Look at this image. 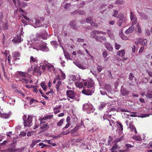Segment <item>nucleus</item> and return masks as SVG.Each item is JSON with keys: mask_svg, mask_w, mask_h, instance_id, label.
<instances>
[{"mask_svg": "<svg viewBox=\"0 0 152 152\" xmlns=\"http://www.w3.org/2000/svg\"><path fill=\"white\" fill-rule=\"evenodd\" d=\"M47 35L46 34H37L35 38L33 40V41L36 42L32 44H31V47L33 48L32 46L36 47L37 46H40L41 41V39H47Z\"/></svg>", "mask_w": 152, "mask_h": 152, "instance_id": "1", "label": "nucleus"}, {"mask_svg": "<svg viewBox=\"0 0 152 152\" xmlns=\"http://www.w3.org/2000/svg\"><path fill=\"white\" fill-rule=\"evenodd\" d=\"M77 87L81 90L80 92L83 94L86 95H90L94 91V88H92V90L84 89L83 83L81 82H77Z\"/></svg>", "mask_w": 152, "mask_h": 152, "instance_id": "2", "label": "nucleus"}, {"mask_svg": "<svg viewBox=\"0 0 152 152\" xmlns=\"http://www.w3.org/2000/svg\"><path fill=\"white\" fill-rule=\"evenodd\" d=\"M110 125L111 126L113 129L114 127H117V132H118L119 135L121 134L123 132V126L122 124L120 122H117L113 120H111L110 121Z\"/></svg>", "mask_w": 152, "mask_h": 152, "instance_id": "3", "label": "nucleus"}, {"mask_svg": "<svg viewBox=\"0 0 152 152\" xmlns=\"http://www.w3.org/2000/svg\"><path fill=\"white\" fill-rule=\"evenodd\" d=\"M40 66L41 67L42 69L44 71L46 70V67L47 68L49 72L54 71L55 70L54 65L52 64L48 63L46 60H44L43 62L40 63Z\"/></svg>", "mask_w": 152, "mask_h": 152, "instance_id": "4", "label": "nucleus"}, {"mask_svg": "<svg viewBox=\"0 0 152 152\" xmlns=\"http://www.w3.org/2000/svg\"><path fill=\"white\" fill-rule=\"evenodd\" d=\"M83 109L88 113H93L94 110L93 106L90 103L84 104L83 106Z\"/></svg>", "mask_w": 152, "mask_h": 152, "instance_id": "5", "label": "nucleus"}, {"mask_svg": "<svg viewBox=\"0 0 152 152\" xmlns=\"http://www.w3.org/2000/svg\"><path fill=\"white\" fill-rule=\"evenodd\" d=\"M33 117V116L31 115H28L27 118L26 115L23 116V118L24 121V126L29 127L31 125Z\"/></svg>", "mask_w": 152, "mask_h": 152, "instance_id": "6", "label": "nucleus"}, {"mask_svg": "<svg viewBox=\"0 0 152 152\" xmlns=\"http://www.w3.org/2000/svg\"><path fill=\"white\" fill-rule=\"evenodd\" d=\"M34 49H35L37 50H41L43 51H48V48L46 46V44L44 42H41L40 46H37L36 47L32 46Z\"/></svg>", "mask_w": 152, "mask_h": 152, "instance_id": "7", "label": "nucleus"}, {"mask_svg": "<svg viewBox=\"0 0 152 152\" xmlns=\"http://www.w3.org/2000/svg\"><path fill=\"white\" fill-rule=\"evenodd\" d=\"M9 2L11 4L12 2L14 4L15 7H17L18 5L19 6L23 8H25L27 6V4L24 2H22L20 3L19 2V0H8Z\"/></svg>", "mask_w": 152, "mask_h": 152, "instance_id": "8", "label": "nucleus"}, {"mask_svg": "<svg viewBox=\"0 0 152 152\" xmlns=\"http://www.w3.org/2000/svg\"><path fill=\"white\" fill-rule=\"evenodd\" d=\"M84 86L88 88H94V83L91 79L86 80L84 83Z\"/></svg>", "mask_w": 152, "mask_h": 152, "instance_id": "9", "label": "nucleus"}, {"mask_svg": "<svg viewBox=\"0 0 152 152\" xmlns=\"http://www.w3.org/2000/svg\"><path fill=\"white\" fill-rule=\"evenodd\" d=\"M30 24L35 28L39 27L41 25L40 20L37 18H35L34 20H32V21Z\"/></svg>", "mask_w": 152, "mask_h": 152, "instance_id": "10", "label": "nucleus"}, {"mask_svg": "<svg viewBox=\"0 0 152 152\" xmlns=\"http://www.w3.org/2000/svg\"><path fill=\"white\" fill-rule=\"evenodd\" d=\"M127 125L128 126V124L129 125V128L130 129L131 132H133L134 131V132L136 134L137 133V132L135 128L133 126V122L132 121H130L129 123V122L128 121H126L125 122Z\"/></svg>", "mask_w": 152, "mask_h": 152, "instance_id": "11", "label": "nucleus"}, {"mask_svg": "<svg viewBox=\"0 0 152 152\" xmlns=\"http://www.w3.org/2000/svg\"><path fill=\"white\" fill-rule=\"evenodd\" d=\"M130 19L132 21V26H133L137 22V18L136 16L134 15V13L132 12H130Z\"/></svg>", "mask_w": 152, "mask_h": 152, "instance_id": "12", "label": "nucleus"}, {"mask_svg": "<svg viewBox=\"0 0 152 152\" xmlns=\"http://www.w3.org/2000/svg\"><path fill=\"white\" fill-rule=\"evenodd\" d=\"M12 55L15 61H16L17 59L19 60L20 56V53L17 51L13 52L12 53Z\"/></svg>", "mask_w": 152, "mask_h": 152, "instance_id": "13", "label": "nucleus"}, {"mask_svg": "<svg viewBox=\"0 0 152 152\" xmlns=\"http://www.w3.org/2000/svg\"><path fill=\"white\" fill-rule=\"evenodd\" d=\"M66 94L68 97H69L72 99H74L75 98L74 94L72 90L67 91Z\"/></svg>", "mask_w": 152, "mask_h": 152, "instance_id": "14", "label": "nucleus"}, {"mask_svg": "<svg viewBox=\"0 0 152 152\" xmlns=\"http://www.w3.org/2000/svg\"><path fill=\"white\" fill-rule=\"evenodd\" d=\"M120 91L122 95L124 96H127L129 93V91L124 88L123 86H121Z\"/></svg>", "mask_w": 152, "mask_h": 152, "instance_id": "15", "label": "nucleus"}, {"mask_svg": "<svg viewBox=\"0 0 152 152\" xmlns=\"http://www.w3.org/2000/svg\"><path fill=\"white\" fill-rule=\"evenodd\" d=\"M22 37L20 35H17V36L15 37L12 40V41L15 43H19L22 41L23 39H22Z\"/></svg>", "mask_w": 152, "mask_h": 152, "instance_id": "16", "label": "nucleus"}, {"mask_svg": "<svg viewBox=\"0 0 152 152\" xmlns=\"http://www.w3.org/2000/svg\"><path fill=\"white\" fill-rule=\"evenodd\" d=\"M2 28L4 30H7L8 28V25L7 22H3L1 20L0 21V29Z\"/></svg>", "mask_w": 152, "mask_h": 152, "instance_id": "17", "label": "nucleus"}, {"mask_svg": "<svg viewBox=\"0 0 152 152\" xmlns=\"http://www.w3.org/2000/svg\"><path fill=\"white\" fill-rule=\"evenodd\" d=\"M42 121V120L40 122V128L43 130H45L48 128V125L47 123H45V122H43Z\"/></svg>", "mask_w": 152, "mask_h": 152, "instance_id": "18", "label": "nucleus"}, {"mask_svg": "<svg viewBox=\"0 0 152 152\" xmlns=\"http://www.w3.org/2000/svg\"><path fill=\"white\" fill-rule=\"evenodd\" d=\"M119 20L118 21V25L119 26H121L122 24V23H124L126 20V19L123 16H122L119 17Z\"/></svg>", "mask_w": 152, "mask_h": 152, "instance_id": "19", "label": "nucleus"}, {"mask_svg": "<svg viewBox=\"0 0 152 152\" xmlns=\"http://www.w3.org/2000/svg\"><path fill=\"white\" fill-rule=\"evenodd\" d=\"M91 18H89L86 19V21L88 23H89L92 26L95 27L98 26V24L97 23H94L93 21H92Z\"/></svg>", "mask_w": 152, "mask_h": 152, "instance_id": "20", "label": "nucleus"}, {"mask_svg": "<svg viewBox=\"0 0 152 152\" xmlns=\"http://www.w3.org/2000/svg\"><path fill=\"white\" fill-rule=\"evenodd\" d=\"M134 30V26H132L128 29L126 30L125 33L126 34H129L132 33Z\"/></svg>", "mask_w": 152, "mask_h": 152, "instance_id": "21", "label": "nucleus"}, {"mask_svg": "<svg viewBox=\"0 0 152 152\" xmlns=\"http://www.w3.org/2000/svg\"><path fill=\"white\" fill-rule=\"evenodd\" d=\"M105 48L109 51H112L113 50V47H112L111 45L107 42H105Z\"/></svg>", "mask_w": 152, "mask_h": 152, "instance_id": "22", "label": "nucleus"}, {"mask_svg": "<svg viewBox=\"0 0 152 152\" xmlns=\"http://www.w3.org/2000/svg\"><path fill=\"white\" fill-rule=\"evenodd\" d=\"M117 54L118 56L123 58L125 56V50L124 49L118 51L117 53Z\"/></svg>", "mask_w": 152, "mask_h": 152, "instance_id": "23", "label": "nucleus"}, {"mask_svg": "<svg viewBox=\"0 0 152 152\" xmlns=\"http://www.w3.org/2000/svg\"><path fill=\"white\" fill-rule=\"evenodd\" d=\"M75 5V4L73 3V2H72L71 4L69 3H66L64 5V8L66 10H68L69 7L71 6H74Z\"/></svg>", "mask_w": 152, "mask_h": 152, "instance_id": "24", "label": "nucleus"}, {"mask_svg": "<svg viewBox=\"0 0 152 152\" xmlns=\"http://www.w3.org/2000/svg\"><path fill=\"white\" fill-rule=\"evenodd\" d=\"M107 34L110 39H114V37L112 31H111L110 30H107Z\"/></svg>", "mask_w": 152, "mask_h": 152, "instance_id": "25", "label": "nucleus"}, {"mask_svg": "<svg viewBox=\"0 0 152 152\" xmlns=\"http://www.w3.org/2000/svg\"><path fill=\"white\" fill-rule=\"evenodd\" d=\"M91 33H92V34H101L103 35H105L106 34V33L105 32L97 30L93 31Z\"/></svg>", "mask_w": 152, "mask_h": 152, "instance_id": "26", "label": "nucleus"}, {"mask_svg": "<svg viewBox=\"0 0 152 152\" xmlns=\"http://www.w3.org/2000/svg\"><path fill=\"white\" fill-rule=\"evenodd\" d=\"M37 61L38 60L37 58L33 56H31L30 57V63L31 65L33 63H37Z\"/></svg>", "mask_w": 152, "mask_h": 152, "instance_id": "27", "label": "nucleus"}, {"mask_svg": "<svg viewBox=\"0 0 152 152\" xmlns=\"http://www.w3.org/2000/svg\"><path fill=\"white\" fill-rule=\"evenodd\" d=\"M146 96L147 98L148 99L152 98V92L149 90H148L147 91Z\"/></svg>", "mask_w": 152, "mask_h": 152, "instance_id": "28", "label": "nucleus"}, {"mask_svg": "<svg viewBox=\"0 0 152 152\" xmlns=\"http://www.w3.org/2000/svg\"><path fill=\"white\" fill-rule=\"evenodd\" d=\"M95 34H92V33L91 34V38H94L97 41H100V40L99 39H100V37H99L98 36L95 35Z\"/></svg>", "mask_w": 152, "mask_h": 152, "instance_id": "29", "label": "nucleus"}, {"mask_svg": "<svg viewBox=\"0 0 152 152\" xmlns=\"http://www.w3.org/2000/svg\"><path fill=\"white\" fill-rule=\"evenodd\" d=\"M106 105V103H105L104 102H101L99 106V109L100 110H102L105 106Z\"/></svg>", "mask_w": 152, "mask_h": 152, "instance_id": "30", "label": "nucleus"}, {"mask_svg": "<svg viewBox=\"0 0 152 152\" xmlns=\"http://www.w3.org/2000/svg\"><path fill=\"white\" fill-rule=\"evenodd\" d=\"M119 148V147L116 144H115L114 145H113L112 147V148L110 149L111 151H116L117 149H118Z\"/></svg>", "mask_w": 152, "mask_h": 152, "instance_id": "31", "label": "nucleus"}, {"mask_svg": "<svg viewBox=\"0 0 152 152\" xmlns=\"http://www.w3.org/2000/svg\"><path fill=\"white\" fill-rule=\"evenodd\" d=\"M77 66L79 68L81 69H86L87 67V66H86L84 65H83L77 63Z\"/></svg>", "mask_w": 152, "mask_h": 152, "instance_id": "32", "label": "nucleus"}, {"mask_svg": "<svg viewBox=\"0 0 152 152\" xmlns=\"http://www.w3.org/2000/svg\"><path fill=\"white\" fill-rule=\"evenodd\" d=\"M76 80V77L75 75H71L69 76V80L70 82H72L75 81Z\"/></svg>", "mask_w": 152, "mask_h": 152, "instance_id": "33", "label": "nucleus"}, {"mask_svg": "<svg viewBox=\"0 0 152 152\" xmlns=\"http://www.w3.org/2000/svg\"><path fill=\"white\" fill-rule=\"evenodd\" d=\"M45 83L44 82H42L40 84V85L44 91H46L47 89V86L45 84Z\"/></svg>", "mask_w": 152, "mask_h": 152, "instance_id": "34", "label": "nucleus"}, {"mask_svg": "<svg viewBox=\"0 0 152 152\" xmlns=\"http://www.w3.org/2000/svg\"><path fill=\"white\" fill-rule=\"evenodd\" d=\"M132 138L133 139L138 141H140L142 140V139L140 135H134L132 137Z\"/></svg>", "mask_w": 152, "mask_h": 152, "instance_id": "35", "label": "nucleus"}, {"mask_svg": "<svg viewBox=\"0 0 152 152\" xmlns=\"http://www.w3.org/2000/svg\"><path fill=\"white\" fill-rule=\"evenodd\" d=\"M16 72L23 77H26L27 75V73H25L21 71H18Z\"/></svg>", "mask_w": 152, "mask_h": 152, "instance_id": "36", "label": "nucleus"}, {"mask_svg": "<svg viewBox=\"0 0 152 152\" xmlns=\"http://www.w3.org/2000/svg\"><path fill=\"white\" fill-rule=\"evenodd\" d=\"M61 81L60 80L58 81L57 82L55 87L57 91H59V88L60 86L61 85Z\"/></svg>", "mask_w": 152, "mask_h": 152, "instance_id": "37", "label": "nucleus"}, {"mask_svg": "<svg viewBox=\"0 0 152 152\" xmlns=\"http://www.w3.org/2000/svg\"><path fill=\"white\" fill-rule=\"evenodd\" d=\"M84 144L83 140L81 139H79L77 140V145L80 146L82 145H84Z\"/></svg>", "mask_w": 152, "mask_h": 152, "instance_id": "38", "label": "nucleus"}, {"mask_svg": "<svg viewBox=\"0 0 152 152\" xmlns=\"http://www.w3.org/2000/svg\"><path fill=\"white\" fill-rule=\"evenodd\" d=\"M119 35L121 38L124 40H127L128 38L127 37L125 36L124 34L120 32L119 33Z\"/></svg>", "mask_w": 152, "mask_h": 152, "instance_id": "39", "label": "nucleus"}, {"mask_svg": "<svg viewBox=\"0 0 152 152\" xmlns=\"http://www.w3.org/2000/svg\"><path fill=\"white\" fill-rule=\"evenodd\" d=\"M9 115L8 114L0 113V117L1 118H7L9 117Z\"/></svg>", "mask_w": 152, "mask_h": 152, "instance_id": "40", "label": "nucleus"}, {"mask_svg": "<svg viewBox=\"0 0 152 152\" xmlns=\"http://www.w3.org/2000/svg\"><path fill=\"white\" fill-rule=\"evenodd\" d=\"M85 127V126L83 124V121H82V119H81L80 125L79 124L77 125V129H80V128H84Z\"/></svg>", "mask_w": 152, "mask_h": 152, "instance_id": "41", "label": "nucleus"}, {"mask_svg": "<svg viewBox=\"0 0 152 152\" xmlns=\"http://www.w3.org/2000/svg\"><path fill=\"white\" fill-rule=\"evenodd\" d=\"M39 68V67H38V66L36 64L34 65V69L32 72V74L33 75H35L36 71H37Z\"/></svg>", "mask_w": 152, "mask_h": 152, "instance_id": "42", "label": "nucleus"}, {"mask_svg": "<svg viewBox=\"0 0 152 152\" xmlns=\"http://www.w3.org/2000/svg\"><path fill=\"white\" fill-rule=\"evenodd\" d=\"M76 23L75 20H72L69 23L71 27H72L74 29L75 28V24Z\"/></svg>", "mask_w": 152, "mask_h": 152, "instance_id": "43", "label": "nucleus"}, {"mask_svg": "<svg viewBox=\"0 0 152 152\" xmlns=\"http://www.w3.org/2000/svg\"><path fill=\"white\" fill-rule=\"evenodd\" d=\"M138 13H139V14L141 18L142 19H147V16H146V15H145L144 14L142 13H140L139 12H138Z\"/></svg>", "mask_w": 152, "mask_h": 152, "instance_id": "44", "label": "nucleus"}, {"mask_svg": "<svg viewBox=\"0 0 152 152\" xmlns=\"http://www.w3.org/2000/svg\"><path fill=\"white\" fill-rule=\"evenodd\" d=\"M137 32L140 34L142 32V29L140 26L139 25V23H137Z\"/></svg>", "mask_w": 152, "mask_h": 152, "instance_id": "45", "label": "nucleus"}, {"mask_svg": "<svg viewBox=\"0 0 152 152\" xmlns=\"http://www.w3.org/2000/svg\"><path fill=\"white\" fill-rule=\"evenodd\" d=\"M150 115L149 114H142L139 115L138 117L142 118H145L148 117Z\"/></svg>", "mask_w": 152, "mask_h": 152, "instance_id": "46", "label": "nucleus"}, {"mask_svg": "<svg viewBox=\"0 0 152 152\" xmlns=\"http://www.w3.org/2000/svg\"><path fill=\"white\" fill-rule=\"evenodd\" d=\"M147 42V40L146 39H143L142 40L141 42V45L143 46H145L146 45Z\"/></svg>", "mask_w": 152, "mask_h": 152, "instance_id": "47", "label": "nucleus"}, {"mask_svg": "<svg viewBox=\"0 0 152 152\" xmlns=\"http://www.w3.org/2000/svg\"><path fill=\"white\" fill-rule=\"evenodd\" d=\"M53 117L52 115H49L43 117L42 118V120H46L47 119H50L52 118Z\"/></svg>", "mask_w": 152, "mask_h": 152, "instance_id": "48", "label": "nucleus"}, {"mask_svg": "<svg viewBox=\"0 0 152 152\" xmlns=\"http://www.w3.org/2000/svg\"><path fill=\"white\" fill-rule=\"evenodd\" d=\"M23 18L26 20H28V22L30 24L31 23L32 21V20L30 19L27 16H26L25 15H23Z\"/></svg>", "mask_w": 152, "mask_h": 152, "instance_id": "49", "label": "nucleus"}, {"mask_svg": "<svg viewBox=\"0 0 152 152\" xmlns=\"http://www.w3.org/2000/svg\"><path fill=\"white\" fill-rule=\"evenodd\" d=\"M118 108L116 109V108L114 106H112L110 108V109H109V110H108V111H109L110 112V111H117V110H118Z\"/></svg>", "mask_w": 152, "mask_h": 152, "instance_id": "50", "label": "nucleus"}, {"mask_svg": "<svg viewBox=\"0 0 152 152\" xmlns=\"http://www.w3.org/2000/svg\"><path fill=\"white\" fill-rule=\"evenodd\" d=\"M64 119H61L59 122H57V126H61L62 125L64 121Z\"/></svg>", "mask_w": 152, "mask_h": 152, "instance_id": "51", "label": "nucleus"}, {"mask_svg": "<svg viewBox=\"0 0 152 152\" xmlns=\"http://www.w3.org/2000/svg\"><path fill=\"white\" fill-rule=\"evenodd\" d=\"M121 47V45L120 44L116 43H115V49L118 50Z\"/></svg>", "mask_w": 152, "mask_h": 152, "instance_id": "52", "label": "nucleus"}, {"mask_svg": "<svg viewBox=\"0 0 152 152\" xmlns=\"http://www.w3.org/2000/svg\"><path fill=\"white\" fill-rule=\"evenodd\" d=\"M105 88L107 91H110L111 89L110 86L108 84L106 85L105 86Z\"/></svg>", "mask_w": 152, "mask_h": 152, "instance_id": "53", "label": "nucleus"}, {"mask_svg": "<svg viewBox=\"0 0 152 152\" xmlns=\"http://www.w3.org/2000/svg\"><path fill=\"white\" fill-rule=\"evenodd\" d=\"M20 80L23 82V83H29V80L27 79H26L24 78H21L20 79Z\"/></svg>", "mask_w": 152, "mask_h": 152, "instance_id": "54", "label": "nucleus"}, {"mask_svg": "<svg viewBox=\"0 0 152 152\" xmlns=\"http://www.w3.org/2000/svg\"><path fill=\"white\" fill-rule=\"evenodd\" d=\"M142 40V39L140 38H139L137 39V40L135 42V44L137 45L139 43L140 44Z\"/></svg>", "mask_w": 152, "mask_h": 152, "instance_id": "55", "label": "nucleus"}, {"mask_svg": "<svg viewBox=\"0 0 152 152\" xmlns=\"http://www.w3.org/2000/svg\"><path fill=\"white\" fill-rule=\"evenodd\" d=\"M102 56L104 58H105L108 56L107 52L106 50H105L102 53Z\"/></svg>", "mask_w": 152, "mask_h": 152, "instance_id": "56", "label": "nucleus"}, {"mask_svg": "<svg viewBox=\"0 0 152 152\" xmlns=\"http://www.w3.org/2000/svg\"><path fill=\"white\" fill-rule=\"evenodd\" d=\"M124 3L123 0H117L115 2V4H122Z\"/></svg>", "mask_w": 152, "mask_h": 152, "instance_id": "57", "label": "nucleus"}, {"mask_svg": "<svg viewBox=\"0 0 152 152\" xmlns=\"http://www.w3.org/2000/svg\"><path fill=\"white\" fill-rule=\"evenodd\" d=\"M16 150L14 148H9L7 150V152H15Z\"/></svg>", "mask_w": 152, "mask_h": 152, "instance_id": "58", "label": "nucleus"}, {"mask_svg": "<svg viewBox=\"0 0 152 152\" xmlns=\"http://www.w3.org/2000/svg\"><path fill=\"white\" fill-rule=\"evenodd\" d=\"M97 69L99 72H100L103 69V67L102 66L98 65L97 67Z\"/></svg>", "mask_w": 152, "mask_h": 152, "instance_id": "59", "label": "nucleus"}, {"mask_svg": "<svg viewBox=\"0 0 152 152\" xmlns=\"http://www.w3.org/2000/svg\"><path fill=\"white\" fill-rule=\"evenodd\" d=\"M128 112V111L126 110L125 109H121V108H118V109L117 110V112Z\"/></svg>", "mask_w": 152, "mask_h": 152, "instance_id": "60", "label": "nucleus"}, {"mask_svg": "<svg viewBox=\"0 0 152 152\" xmlns=\"http://www.w3.org/2000/svg\"><path fill=\"white\" fill-rule=\"evenodd\" d=\"M36 73H37V76H40L42 74V72L40 70V68L38 69V70L36 71Z\"/></svg>", "mask_w": 152, "mask_h": 152, "instance_id": "61", "label": "nucleus"}, {"mask_svg": "<svg viewBox=\"0 0 152 152\" xmlns=\"http://www.w3.org/2000/svg\"><path fill=\"white\" fill-rule=\"evenodd\" d=\"M126 150L127 151L129 150V148H132L133 147L132 145L129 144H126Z\"/></svg>", "mask_w": 152, "mask_h": 152, "instance_id": "62", "label": "nucleus"}, {"mask_svg": "<svg viewBox=\"0 0 152 152\" xmlns=\"http://www.w3.org/2000/svg\"><path fill=\"white\" fill-rule=\"evenodd\" d=\"M77 42L80 43V44L82 45V43H83L84 41V39H83L79 38L77 39Z\"/></svg>", "mask_w": 152, "mask_h": 152, "instance_id": "63", "label": "nucleus"}, {"mask_svg": "<svg viewBox=\"0 0 152 152\" xmlns=\"http://www.w3.org/2000/svg\"><path fill=\"white\" fill-rule=\"evenodd\" d=\"M51 43L52 45H54L56 48V46H58V43L56 41H53L51 42Z\"/></svg>", "mask_w": 152, "mask_h": 152, "instance_id": "64", "label": "nucleus"}]
</instances>
